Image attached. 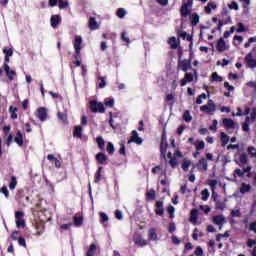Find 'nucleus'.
<instances>
[{
    "label": "nucleus",
    "instance_id": "22",
    "mask_svg": "<svg viewBox=\"0 0 256 256\" xmlns=\"http://www.w3.org/2000/svg\"><path fill=\"white\" fill-rule=\"evenodd\" d=\"M249 191H251V185L250 184H247L245 182H243L241 185H240V193L242 195H245V193H249Z\"/></svg>",
    "mask_w": 256,
    "mask_h": 256
},
{
    "label": "nucleus",
    "instance_id": "43",
    "mask_svg": "<svg viewBox=\"0 0 256 256\" xmlns=\"http://www.w3.org/2000/svg\"><path fill=\"white\" fill-rule=\"evenodd\" d=\"M99 84H98V87H100V89H105L106 85H107V82L105 81V78L104 77H99Z\"/></svg>",
    "mask_w": 256,
    "mask_h": 256
},
{
    "label": "nucleus",
    "instance_id": "24",
    "mask_svg": "<svg viewBox=\"0 0 256 256\" xmlns=\"http://www.w3.org/2000/svg\"><path fill=\"white\" fill-rule=\"evenodd\" d=\"M88 26L92 31L95 29H99V24H97V21L93 17H90Z\"/></svg>",
    "mask_w": 256,
    "mask_h": 256
},
{
    "label": "nucleus",
    "instance_id": "46",
    "mask_svg": "<svg viewBox=\"0 0 256 256\" xmlns=\"http://www.w3.org/2000/svg\"><path fill=\"white\" fill-rule=\"evenodd\" d=\"M202 195V201H207V199H209V190L208 189H204L201 192Z\"/></svg>",
    "mask_w": 256,
    "mask_h": 256
},
{
    "label": "nucleus",
    "instance_id": "48",
    "mask_svg": "<svg viewBox=\"0 0 256 256\" xmlns=\"http://www.w3.org/2000/svg\"><path fill=\"white\" fill-rule=\"evenodd\" d=\"M19 233H20L19 231L14 230V231L11 233V236H10V237H11V240H12V241H17V240L19 239V238H18V237H19Z\"/></svg>",
    "mask_w": 256,
    "mask_h": 256
},
{
    "label": "nucleus",
    "instance_id": "2",
    "mask_svg": "<svg viewBox=\"0 0 256 256\" xmlns=\"http://www.w3.org/2000/svg\"><path fill=\"white\" fill-rule=\"evenodd\" d=\"M25 212L23 211H16L15 212V219H16V227L18 229H25Z\"/></svg>",
    "mask_w": 256,
    "mask_h": 256
},
{
    "label": "nucleus",
    "instance_id": "52",
    "mask_svg": "<svg viewBox=\"0 0 256 256\" xmlns=\"http://www.w3.org/2000/svg\"><path fill=\"white\" fill-rule=\"evenodd\" d=\"M229 9H234V11H239V4L237 2L233 1L231 4L228 5Z\"/></svg>",
    "mask_w": 256,
    "mask_h": 256
},
{
    "label": "nucleus",
    "instance_id": "39",
    "mask_svg": "<svg viewBox=\"0 0 256 256\" xmlns=\"http://www.w3.org/2000/svg\"><path fill=\"white\" fill-rule=\"evenodd\" d=\"M212 81H216L217 83H222L223 77L219 76L217 72L212 73Z\"/></svg>",
    "mask_w": 256,
    "mask_h": 256
},
{
    "label": "nucleus",
    "instance_id": "13",
    "mask_svg": "<svg viewBox=\"0 0 256 256\" xmlns=\"http://www.w3.org/2000/svg\"><path fill=\"white\" fill-rule=\"evenodd\" d=\"M81 43H83V39L81 38V36H76L74 42V49L76 51V55H79V53H81Z\"/></svg>",
    "mask_w": 256,
    "mask_h": 256
},
{
    "label": "nucleus",
    "instance_id": "3",
    "mask_svg": "<svg viewBox=\"0 0 256 256\" xmlns=\"http://www.w3.org/2000/svg\"><path fill=\"white\" fill-rule=\"evenodd\" d=\"M90 110L92 111V113H105V106L101 102L92 100L90 101Z\"/></svg>",
    "mask_w": 256,
    "mask_h": 256
},
{
    "label": "nucleus",
    "instance_id": "60",
    "mask_svg": "<svg viewBox=\"0 0 256 256\" xmlns=\"http://www.w3.org/2000/svg\"><path fill=\"white\" fill-rule=\"evenodd\" d=\"M57 117L60 121H65V112H61V110H58Z\"/></svg>",
    "mask_w": 256,
    "mask_h": 256
},
{
    "label": "nucleus",
    "instance_id": "50",
    "mask_svg": "<svg viewBox=\"0 0 256 256\" xmlns=\"http://www.w3.org/2000/svg\"><path fill=\"white\" fill-rule=\"evenodd\" d=\"M255 42H256V37H251L248 39V42L245 43L244 47L247 49L251 47V43H255Z\"/></svg>",
    "mask_w": 256,
    "mask_h": 256
},
{
    "label": "nucleus",
    "instance_id": "17",
    "mask_svg": "<svg viewBox=\"0 0 256 256\" xmlns=\"http://www.w3.org/2000/svg\"><path fill=\"white\" fill-rule=\"evenodd\" d=\"M213 223H215V225H219V229H222L223 224L225 223V218L221 215L214 216Z\"/></svg>",
    "mask_w": 256,
    "mask_h": 256
},
{
    "label": "nucleus",
    "instance_id": "1",
    "mask_svg": "<svg viewBox=\"0 0 256 256\" xmlns=\"http://www.w3.org/2000/svg\"><path fill=\"white\" fill-rule=\"evenodd\" d=\"M200 111H202L204 113H208V115H213V113H215V111H217L215 102L213 100H208L207 104L200 107Z\"/></svg>",
    "mask_w": 256,
    "mask_h": 256
},
{
    "label": "nucleus",
    "instance_id": "33",
    "mask_svg": "<svg viewBox=\"0 0 256 256\" xmlns=\"http://www.w3.org/2000/svg\"><path fill=\"white\" fill-rule=\"evenodd\" d=\"M183 119L186 123H191L193 117L191 116V114L189 113V110H186L183 114Z\"/></svg>",
    "mask_w": 256,
    "mask_h": 256
},
{
    "label": "nucleus",
    "instance_id": "11",
    "mask_svg": "<svg viewBox=\"0 0 256 256\" xmlns=\"http://www.w3.org/2000/svg\"><path fill=\"white\" fill-rule=\"evenodd\" d=\"M4 71L9 79V81H13L15 75H17V72L14 70H11L8 64H4Z\"/></svg>",
    "mask_w": 256,
    "mask_h": 256
},
{
    "label": "nucleus",
    "instance_id": "26",
    "mask_svg": "<svg viewBox=\"0 0 256 256\" xmlns=\"http://www.w3.org/2000/svg\"><path fill=\"white\" fill-rule=\"evenodd\" d=\"M211 9H217V4L209 2L207 6H205V13H207V15H211Z\"/></svg>",
    "mask_w": 256,
    "mask_h": 256
},
{
    "label": "nucleus",
    "instance_id": "15",
    "mask_svg": "<svg viewBox=\"0 0 256 256\" xmlns=\"http://www.w3.org/2000/svg\"><path fill=\"white\" fill-rule=\"evenodd\" d=\"M222 123L226 129H235V122L231 118H224Z\"/></svg>",
    "mask_w": 256,
    "mask_h": 256
},
{
    "label": "nucleus",
    "instance_id": "34",
    "mask_svg": "<svg viewBox=\"0 0 256 256\" xmlns=\"http://www.w3.org/2000/svg\"><path fill=\"white\" fill-rule=\"evenodd\" d=\"M194 145L196 147V151H203V149H205L204 141H197L196 143H194Z\"/></svg>",
    "mask_w": 256,
    "mask_h": 256
},
{
    "label": "nucleus",
    "instance_id": "28",
    "mask_svg": "<svg viewBox=\"0 0 256 256\" xmlns=\"http://www.w3.org/2000/svg\"><path fill=\"white\" fill-rule=\"evenodd\" d=\"M17 111H19V108L17 107H13V106H10L9 107V112L11 113V119L15 120L17 119Z\"/></svg>",
    "mask_w": 256,
    "mask_h": 256
},
{
    "label": "nucleus",
    "instance_id": "25",
    "mask_svg": "<svg viewBox=\"0 0 256 256\" xmlns=\"http://www.w3.org/2000/svg\"><path fill=\"white\" fill-rule=\"evenodd\" d=\"M190 221L191 223H197V215H199V210L197 209H192L190 212Z\"/></svg>",
    "mask_w": 256,
    "mask_h": 256
},
{
    "label": "nucleus",
    "instance_id": "10",
    "mask_svg": "<svg viewBox=\"0 0 256 256\" xmlns=\"http://www.w3.org/2000/svg\"><path fill=\"white\" fill-rule=\"evenodd\" d=\"M57 4L59 9H65V0H48V5L50 7H57Z\"/></svg>",
    "mask_w": 256,
    "mask_h": 256
},
{
    "label": "nucleus",
    "instance_id": "5",
    "mask_svg": "<svg viewBox=\"0 0 256 256\" xmlns=\"http://www.w3.org/2000/svg\"><path fill=\"white\" fill-rule=\"evenodd\" d=\"M178 69H181L182 71H184V73H187V71H189V69H193L191 67V61H189V60H179L178 61Z\"/></svg>",
    "mask_w": 256,
    "mask_h": 256
},
{
    "label": "nucleus",
    "instance_id": "64",
    "mask_svg": "<svg viewBox=\"0 0 256 256\" xmlns=\"http://www.w3.org/2000/svg\"><path fill=\"white\" fill-rule=\"evenodd\" d=\"M249 231H252L253 233L256 234V221L252 222V223L249 225Z\"/></svg>",
    "mask_w": 256,
    "mask_h": 256
},
{
    "label": "nucleus",
    "instance_id": "57",
    "mask_svg": "<svg viewBox=\"0 0 256 256\" xmlns=\"http://www.w3.org/2000/svg\"><path fill=\"white\" fill-rule=\"evenodd\" d=\"M1 193H3V195H5L6 199H9V190L7 189V186H3L0 189Z\"/></svg>",
    "mask_w": 256,
    "mask_h": 256
},
{
    "label": "nucleus",
    "instance_id": "12",
    "mask_svg": "<svg viewBox=\"0 0 256 256\" xmlns=\"http://www.w3.org/2000/svg\"><path fill=\"white\" fill-rule=\"evenodd\" d=\"M155 207H156V210H155L156 215L163 217L165 213V209L163 208V201H156Z\"/></svg>",
    "mask_w": 256,
    "mask_h": 256
},
{
    "label": "nucleus",
    "instance_id": "62",
    "mask_svg": "<svg viewBox=\"0 0 256 256\" xmlns=\"http://www.w3.org/2000/svg\"><path fill=\"white\" fill-rule=\"evenodd\" d=\"M248 153H249L252 157H256L255 147H253V146L248 147Z\"/></svg>",
    "mask_w": 256,
    "mask_h": 256
},
{
    "label": "nucleus",
    "instance_id": "31",
    "mask_svg": "<svg viewBox=\"0 0 256 256\" xmlns=\"http://www.w3.org/2000/svg\"><path fill=\"white\" fill-rule=\"evenodd\" d=\"M83 128L81 126H77L74 130V137L81 139L82 137Z\"/></svg>",
    "mask_w": 256,
    "mask_h": 256
},
{
    "label": "nucleus",
    "instance_id": "59",
    "mask_svg": "<svg viewBox=\"0 0 256 256\" xmlns=\"http://www.w3.org/2000/svg\"><path fill=\"white\" fill-rule=\"evenodd\" d=\"M208 185L211 187L212 191H215L217 188V180H210Z\"/></svg>",
    "mask_w": 256,
    "mask_h": 256
},
{
    "label": "nucleus",
    "instance_id": "30",
    "mask_svg": "<svg viewBox=\"0 0 256 256\" xmlns=\"http://www.w3.org/2000/svg\"><path fill=\"white\" fill-rule=\"evenodd\" d=\"M74 225L81 227V225H83V216H74Z\"/></svg>",
    "mask_w": 256,
    "mask_h": 256
},
{
    "label": "nucleus",
    "instance_id": "35",
    "mask_svg": "<svg viewBox=\"0 0 256 256\" xmlns=\"http://www.w3.org/2000/svg\"><path fill=\"white\" fill-rule=\"evenodd\" d=\"M106 151L109 155H113V153H115V146H113V143L108 142Z\"/></svg>",
    "mask_w": 256,
    "mask_h": 256
},
{
    "label": "nucleus",
    "instance_id": "4",
    "mask_svg": "<svg viewBox=\"0 0 256 256\" xmlns=\"http://www.w3.org/2000/svg\"><path fill=\"white\" fill-rule=\"evenodd\" d=\"M193 6V0H188L187 3H184L180 8V13L182 17H189L191 15V10L188 7Z\"/></svg>",
    "mask_w": 256,
    "mask_h": 256
},
{
    "label": "nucleus",
    "instance_id": "6",
    "mask_svg": "<svg viewBox=\"0 0 256 256\" xmlns=\"http://www.w3.org/2000/svg\"><path fill=\"white\" fill-rule=\"evenodd\" d=\"M244 59L245 62L247 63V67H249L250 69H255L256 59H253V52H249Z\"/></svg>",
    "mask_w": 256,
    "mask_h": 256
},
{
    "label": "nucleus",
    "instance_id": "37",
    "mask_svg": "<svg viewBox=\"0 0 256 256\" xmlns=\"http://www.w3.org/2000/svg\"><path fill=\"white\" fill-rule=\"evenodd\" d=\"M221 142H222V147H225V145L229 143V137L225 134V132L221 133Z\"/></svg>",
    "mask_w": 256,
    "mask_h": 256
},
{
    "label": "nucleus",
    "instance_id": "58",
    "mask_svg": "<svg viewBox=\"0 0 256 256\" xmlns=\"http://www.w3.org/2000/svg\"><path fill=\"white\" fill-rule=\"evenodd\" d=\"M125 9H123V8H119L118 10H117V15H118V17L120 18V19H123V17H125Z\"/></svg>",
    "mask_w": 256,
    "mask_h": 256
},
{
    "label": "nucleus",
    "instance_id": "38",
    "mask_svg": "<svg viewBox=\"0 0 256 256\" xmlns=\"http://www.w3.org/2000/svg\"><path fill=\"white\" fill-rule=\"evenodd\" d=\"M191 166V161L184 159L182 163V169L183 171H189V167Z\"/></svg>",
    "mask_w": 256,
    "mask_h": 256
},
{
    "label": "nucleus",
    "instance_id": "23",
    "mask_svg": "<svg viewBox=\"0 0 256 256\" xmlns=\"http://www.w3.org/2000/svg\"><path fill=\"white\" fill-rule=\"evenodd\" d=\"M190 23H191L192 27H196V25L199 23V14L193 13L190 16Z\"/></svg>",
    "mask_w": 256,
    "mask_h": 256
},
{
    "label": "nucleus",
    "instance_id": "20",
    "mask_svg": "<svg viewBox=\"0 0 256 256\" xmlns=\"http://www.w3.org/2000/svg\"><path fill=\"white\" fill-rule=\"evenodd\" d=\"M107 155H105V153L103 152H99L96 155V161H98L100 163V165H105V161H107Z\"/></svg>",
    "mask_w": 256,
    "mask_h": 256
},
{
    "label": "nucleus",
    "instance_id": "9",
    "mask_svg": "<svg viewBox=\"0 0 256 256\" xmlns=\"http://www.w3.org/2000/svg\"><path fill=\"white\" fill-rule=\"evenodd\" d=\"M37 117L39 121H47V109L45 107L38 108Z\"/></svg>",
    "mask_w": 256,
    "mask_h": 256
},
{
    "label": "nucleus",
    "instance_id": "8",
    "mask_svg": "<svg viewBox=\"0 0 256 256\" xmlns=\"http://www.w3.org/2000/svg\"><path fill=\"white\" fill-rule=\"evenodd\" d=\"M128 143H136V145H141V143H143V139L139 137L137 130L132 131V136Z\"/></svg>",
    "mask_w": 256,
    "mask_h": 256
},
{
    "label": "nucleus",
    "instance_id": "42",
    "mask_svg": "<svg viewBox=\"0 0 256 256\" xmlns=\"http://www.w3.org/2000/svg\"><path fill=\"white\" fill-rule=\"evenodd\" d=\"M18 241V244L21 246V247H24L25 249H27V241L25 240L24 237H19L17 239Z\"/></svg>",
    "mask_w": 256,
    "mask_h": 256
},
{
    "label": "nucleus",
    "instance_id": "32",
    "mask_svg": "<svg viewBox=\"0 0 256 256\" xmlns=\"http://www.w3.org/2000/svg\"><path fill=\"white\" fill-rule=\"evenodd\" d=\"M16 187H17V177L12 176L11 181L9 183V189H11V191H13V189H15Z\"/></svg>",
    "mask_w": 256,
    "mask_h": 256
},
{
    "label": "nucleus",
    "instance_id": "56",
    "mask_svg": "<svg viewBox=\"0 0 256 256\" xmlns=\"http://www.w3.org/2000/svg\"><path fill=\"white\" fill-rule=\"evenodd\" d=\"M121 39H122V41H124L125 43H128V44L131 43V40H129V37H127V32H122V34H121Z\"/></svg>",
    "mask_w": 256,
    "mask_h": 256
},
{
    "label": "nucleus",
    "instance_id": "19",
    "mask_svg": "<svg viewBox=\"0 0 256 256\" xmlns=\"http://www.w3.org/2000/svg\"><path fill=\"white\" fill-rule=\"evenodd\" d=\"M14 141L19 147H23L24 141H23V133L21 131H17L16 136L14 138Z\"/></svg>",
    "mask_w": 256,
    "mask_h": 256
},
{
    "label": "nucleus",
    "instance_id": "29",
    "mask_svg": "<svg viewBox=\"0 0 256 256\" xmlns=\"http://www.w3.org/2000/svg\"><path fill=\"white\" fill-rule=\"evenodd\" d=\"M95 251H97V246L95 244H91L88 251L86 252V256L95 255Z\"/></svg>",
    "mask_w": 256,
    "mask_h": 256
},
{
    "label": "nucleus",
    "instance_id": "55",
    "mask_svg": "<svg viewBox=\"0 0 256 256\" xmlns=\"http://www.w3.org/2000/svg\"><path fill=\"white\" fill-rule=\"evenodd\" d=\"M242 169H243L244 175L245 173H247V177L251 176V166H243Z\"/></svg>",
    "mask_w": 256,
    "mask_h": 256
},
{
    "label": "nucleus",
    "instance_id": "45",
    "mask_svg": "<svg viewBox=\"0 0 256 256\" xmlns=\"http://www.w3.org/2000/svg\"><path fill=\"white\" fill-rule=\"evenodd\" d=\"M146 198L147 199H155V190L150 189L148 192H146Z\"/></svg>",
    "mask_w": 256,
    "mask_h": 256
},
{
    "label": "nucleus",
    "instance_id": "16",
    "mask_svg": "<svg viewBox=\"0 0 256 256\" xmlns=\"http://www.w3.org/2000/svg\"><path fill=\"white\" fill-rule=\"evenodd\" d=\"M217 50L220 53H223L227 49V44L225 43V40L223 38H220L216 45Z\"/></svg>",
    "mask_w": 256,
    "mask_h": 256
},
{
    "label": "nucleus",
    "instance_id": "7",
    "mask_svg": "<svg viewBox=\"0 0 256 256\" xmlns=\"http://www.w3.org/2000/svg\"><path fill=\"white\" fill-rule=\"evenodd\" d=\"M50 25L53 29H57V26L61 25V15H52L50 18Z\"/></svg>",
    "mask_w": 256,
    "mask_h": 256
},
{
    "label": "nucleus",
    "instance_id": "63",
    "mask_svg": "<svg viewBox=\"0 0 256 256\" xmlns=\"http://www.w3.org/2000/svg\"><path fill=\"white\" fill-rule=\"evenodd\" d=\"M194 253L196 256H203V248H201V246H198Z\"/></svg>",
    "mask_w": 256,
    "mask_h": 256
},
{
    "label": "nucleus",
    "instance_id": "47",
    "mask_svg": "<svg viewBox=\"0 0 256 256\" xmlns=\"http://www.w3.org/2000/svg\"><path fill=\"white\" fill-rule=\"evenodd\" d=\"M169 164L171 165L172 169H175V167L179 165V162L177 161V158L174 157L170 159Z\"/></svg>",
    "mask_w": 256,
    "mask_h": 256
},
{
    "label": "nucleus",
    "instance_id": "44",
    "mask_svg": "<svg viewBox=\"0 0 256 256\" xmlns=\"http://www.w3.org/2000/svg\"><path fill=\"white\" fill-rule=\"evenodd\" d=\"M224 208H225V202L221 200L216 201V209H218L219 211H223Z\"/></svg>",
    "mask_w": 256,
    "mask_h": 256
},
{
    "label": "nucleus",
    "instance_id": "61",
    "mask_svg": "<svg viewBox=\"0 0 256 256\" xmlns=\"http://www.w3.org/2000/svg\"><path fill=\"white\" fill-rule=\"evenodd\" d=\"M47 159H48V161H50V163H52V165H54V163L57 161V158L53 154H49L47 156Z\"/></svg>",
    "mask_w": 256,
    "mask_h": 256
},
{
    "label": "nucleus",
    "instance_id": "41",
    "mask_svg": "<svg viewBox=\"0 0 256 256\" xmlns=\"http://www.w3.org/2000/svg\"><path fill=\"white\" fill-rule=\"evenodd\" d=\"M249 121H250V118L247 117L246 121L242 125V131H245L246 133H249Z\"/></svg>",
    "mask_w": 256,
    "mask_h": 256
},
{
    "label": "nucleus",
    "instance_id": "14",
    "mask_svg": "<svg viewBox=\"0 0 256 256\" xmlns=\"http://www.w3.org/2000/svg\"><path fill=\"white\" fill-rule=\"evenodd\" d=\"M196 167L199 169V171H207V160L205 158H201L196 164Z\"/></svg>",
    "mask_w": 256,
    "mask_h": 256
},
{
    "label": "nucleus",
    "instance_id": "36",
    "mask_svg": "<svg viewBox=\"0 0 256 256\" xmlns=\"http://www.w3.org/2000/svg\"><path fill=\"white\" fill-rule=\"evenodd\" d=\"M149 239H151L152 241H155L157 239V232L155 231V228H151L149 230V234H148Z\"/></svg>",
    "mask_w": 256,
    "mask_h": 256
},
{
    "label": "nucleus",
    "instance_id": "53",
    "mask_svg": "<svg viewBox=\"0 0 256 256\" xmlns=\"http://www.w3.org/2000/svg\"><path fill=\"white\" fill-rule=\"evenodd\" d=\"M104 105H106V107H113V105H115V100H113V99H106L104 101Z\"/></svg>",
    "mask_w": 256,
    "mask_h": 256
},
{
    "label": "nucleus",
    "instance_id": "54",
    "mask_svg": "<svg viewBox=\"0 0 256 256\" xmlns=\"http://www.w3.org/2000/svg\"><path fill=\"white\" fill-rule=\"evenodd\" d=\"M3 53L6 55V57H13V49H7V48H4L3 49Z\"/></svg>",
    "mask_w": 256,
    "mask_h": 256
},
{
    "label": "nucleus",
    "instance_id": "49",
    "mask_svg": "<svg viewBox=\"0 0 256 256\" xmlns=\"http://www.w3.org/2000/svg\"><path fill=\"white\" fill-rule=\"evenodd\" d=\"M236 175H237L238 177L243 178V177H245V172H243L241 169L237 168V169L234 171V177H236Z\"/></svg>",
    "mask_w": 256,
    "mask_h": 256
},
{
    "label": "nucleus",
    "instance_id": "40",
    "mask_svg": "<svg viewBox=\"0 0 256 256\" xmlns=\"http://www.w3.org/2000/svg\"><path fill=\"white\" fill-rule=\"evenodd\" d=\"M168 43L171 46V49H177V39L175 37H171Z\"/></svg>",
    "mask_w": 256,
    "mask_h": 256
},
{
    "label": "nucleus",
    "instance_id": "27",
    "mask_svg": "<svg viewBox=\"0 0 256 256\" xmlns=\"http://www.w3.org/2000/svg\"><path fill=\"white\" fill-rule=\"evenodd\" d=\"M96 143L98 144L100 151H103V149H105V140L103 139V137L98 136L96 138Z\"/></svg>",
    "mask_w": 256,
    "mask_h": 256
},
{
    "label": "nucleus",
    "instance_id": "21",
    "mask_svg": "<svg viewBox=\"0 0 256 256\" xmlns=\"http://www.w3.org/2000/svg\"><path fill=\"white\" fill-rule=\"evenodd\" d=\"M239 167H243L245 165H249V157H247V154H241L240 155V163H238Z\"/></svg>",
    "mask_w": 256,
    "mask_h": 256
},
{
    "label": "nucleus",
    "instance_id": "18",
    "mask_svg": "<svg viewBox=\"0 0 256 256\" xmlns=\"http://www.w3.org/2000/svg\"><path fill=\"white\" fill-rule=\"evenodd\" d=\"M192 81H193V74L186 73L185 77L181 80L180 85L181 87H185V85H187V82L191 83Z\"/></svg>",
    "mask_w": 256,
    "mask_h": 256
},
{
    "label": "nucleus",
    "instance_id": "51",
    "mask_svg": "<svg viewBox=\"0 0 256 256\" xmlns=\"http://www.w3.org/2000/svg\"><path fill=\"white\" fill-rule=\"evenodd\" d=\"M167 211L170 215V219H173V217H175V215L173 214V213H175V207L170 205V206H168Z\"/></svg>",
    "mask_w": 256,
    "mask_h": 256
}]
</instances>
